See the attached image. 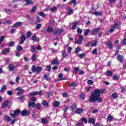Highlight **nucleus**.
I'll list each match as a JSON object with an SVG mask.
<instances>
[{"label": "nucleus", "instance_id": "nucleus-48", "mask_svg": "<svg viewBox=\"0 0 126 126\" xmlns=\"http://www.w3.org/2000/svg\"><path fill=\"white\" fill-rule=\"evenodd\" d=\"M42 27V25L41 24H38L35 27L36 29L39 30Z\"/></svg>", "mask_w": 126, "mask_h": 126}, {"label": "nucleus", "instance_id": "nucleus-45", "mask_svg": "<svg viewBox=\"0 0 126 126\" xmlns=\"http://www.w3.org/2000/svg\"><path fill=\"white\" fill-rule=\"evenodd\" d=\"M118 79H119V76H118L117 74H115L113 76L114 80H118Z\"/></svg>", "mask_w": 126, "mask_h": 126}, {"label": "nucleus", "instance_id": "nucleus-55", "mask_svg": "<svg viewBox=\"0 0 126 126\" xmlns=\"http://www.w3.org/2000/svg\"><path fill=\"white\" fill-rule=\"evenodd\" d=\"M119 26H120L119 23H116L113 27H114L115 29H118V28H119Z\"/></svg>", "mask_w": 126, "mask_h": 126}, {"label": "nucleus", "instance_id": "nucleus-23", "mask_svg": "<svg viewBox=\"0 0 126 126\" xmlns=\"http://www.w3.org/2000/svg\"><path fill=\"white\" fill-rule=\"evenodd\" d=\"M5 118L6 121H7V122H8V123H9L11 121V118L9 116L5 115Z\"/></svg>", "mask_w": 126, "mask_h": 126}, {"label": "nucleus", "instance_id": "nucleus-11", "mask_svg": "<svg viewBox=\"0 0 126 126\" xmlns=\"http://www.w3.org/2000/svg\"><path fill=\"white\" fill-rule=\"evenodd\" d=\"M26 3H25V6L30 5V4H33V1L32 0H25Z\"/></svg>", "mask_w": 126, "mask_h": 126}, {"label": "nucleus", "instance_id": "nucleus-34", "mask_svg": "<svg viewBox=\"0 0 126 126\" xmlns=\"http://www.w3.org/2000/svg\"><path fill=\"white\" fill-rule=\"evenodd\" d=\"M38 13L40 16H42V17H46V14L43 12H39Z\"/></svg>", "mask_w": 126, "mask_h": 126}, {"label": "nucleus", "instance_id": "nucleus-30", "mask_svg": "<svg viewBox=\"0 0 126 126\" xmlns=\"http://www.w3.org/2000/svg\"><path fill=\"white\" fill-rule=\"evenodd\" d=\"M17 52H21V51H22V50H23V48H22V46H18L17 47Z\"/></svg>", "mask_w": 126, "mask_h": 126}, {"label": "nucleus", "instance_id": "nucleus-29", "mask_svg": "<svg viewBox=\"0 0 126 126\" xmlns=\"http://www.w3.org/2000/svg\"><path fill=\"white\" fill-rule=\"evenodd\" d=\"M93 14H94V15H102V13L100 11H95L93 13Z\"/></svg>", "mask_w": 126, "mask_h": 126}, {"label": "nucleus", "instance_id": "nucleus-62", "mask_svg": "<svg viewBox=\"0 0 126 126\" xmlns=\"http://www.w3.org/2000/svg\"><path fill=\"white\" fill-rule=\"evenodd\" d=\"M78 71H79V68H77V67H75L74 68V72H75V73H77V72H78Z\"/></svg>", "mask_w": 126, "mask_h": 126}, {"label": "nucleus", "instance_id": "nucleus-46", "mask_svg": "<svg viewBox=\"0 0 126 126\" xmlns=\"http://www.w3.org/2000/svg\"><path fill=\"white\" fill-rule=\"evenodd\" d=\"M53 30L54 28H53L52 27H49L48 28V32H53Z\"/></svg>", "mask_w": 126, "mask_h": 126}, {"label": "nucleus", "instance_id": "nucleus-64", "mask_svg": "<svg viewBox=\"0 0 126 126\" xmlns=\"http://www.w3.org/2000/svg\"><path fill=\"white\" fill-rule=\"evenodd\" d=\"M31 100H32V102H35V101H36V97H35V96H33L31 98Z\"/></svg>", "mask_w": 126, "mask_h": 126}, {"label": "nucleus", "instance_id": "nucleus-24", "mask_svg": "<svg viewBox=\"0 0 126 126\" xmlns=\"http://www.w3.org/2000/svg\"><path fill=\"white\" fill-rule=\"evenodd\" d=\"M106 75H108V76H113V72L111 70H107Z\"/></svg>", "mask_w": 126, "mask_h": 126}, {"label": "nucleus", "instance_id": "nucleus-1", "mask_svg": "<svg viewBox=\"0 0 126 126\" xmlns=\"http://www.w3.org/2000/svg\"><path fill=\"white\" fill-rule=\"evenodd\" d=\"M105 92V90H102L100 92V90L96 89L94 90L93 93L90 97L89 101L91 103H95V102H102V98L100 97V95H101V93H103Z\"/></svg>", "mask_w": 126, "mask_h": 126}, {"label": "nucleus", "instance_id": "nucleus-7", "mask_svg": "<svg viewBox=\"0 0 126 126\" xmlns=\"http://www.w3.org/2000/svg\"><path fill=\"white\" fill-rule=\"evenodd\" d=\"M21 116L25 117V116H29V111L26 110H23L21 112Z\"/></svg>", "mask_w": 126, "mask_h": 126}, {"label": "nucleus", "instance_id": "nucleus-9", "mask_svg": "<svg viewBox=\"0 0 126 126\" xmlns=\"http://www.w3.org/2000/svg\"><path fill=\"white\" fill-rule=\"evenodd\" d=\"M35 106H36V103L35 102H29L28 103V107L29 108H35Z\"/></svg>", "mask_w": 126, "mask_h": 126}, {"label": "nucleus", "instance_id": "nucleus-16", "mask_svg": "<svg viewBox=\"0 0 126 126\" xmlns=\"http://www.w3.org/2000/svg\"><path fill=\"white\" fill-rule=\"evenodd\" d=\"M63 30L58 29L57 30L55 31V32H54V33L55 34H61L63 32Z\"/></svg>", "mask_w": 126, "mask_h": 126}, {"label": "nucleus", "instance_id": "nucleus-39", "mask_svg": "<svg viewBox=\"0 0 126 126\" xmlns=\"http://www.w3.org/2000/svg\"><path fill=\"white\" fill-rule=\"evenodd\" d=\"M54 106L55 107H59L60 106V102L57 101H55V103H54Z\"/></svg>", "mask_w": 126, "mask_h": 126}, {"label": "nucleus", "instance_id": "nucleus-5", "mask_svg": "<svg viewBox=\"0 0 126 126\" xmlns=\"http://www.w3.org/2000/svg\"><path fill=\"white\" fill-rule=\"evenodd\" d=\"M99 31H100L99 28L92 29V30H91V34L93 36L94 35V34H95V33H98Z\"/></svg>", "mask_w": 126, "mask_h": 126}, {"label": "nucleus", "instance_id": "nucleus-47", "mask_svg": "<svg viewBox=\"0 0 126 126\" xmlns=\"http://www.w3.org/2000/svg\"><path fill=\"white\" fill-rule=\"evenodd\" d=\"M87 83L89 85H92V84H93L94 82H93V81L90 80L87 81Z\"/></svg>", "mask_w": 126, "mask_h": 126}, {"label": "nucleus", "instance_id": "nucleus-38", "mask_svg": "<svg viewBox=\"0 0 126 126\" xmlns=\"http://www.w3.org/2000/svg\"><path fill=\"white\" fill-rule=\"evenodd\" d=\"M111 97L114 98V99H117V98L118 97V94H117V93H113L112 94Z\"/></svg>", "mask_w": 126, "mask_h": 126}, {"label": "nucleus", "instance_id": "nucleus-8", "mask_svg": "<svg viewBox=\"0 0 126 126\" xmlns=\"http://www.w3.org/2000/svg\"><path fill=\"white\" fill-rule=\"evenodd\" d=\"M105 44L109 49H113V44L111 41L108 40L107 42H105Z\"/></svg>", "mask_w": 126, "mask_h": 126}, {"label": "nucleus", "instance_id": "nucleus-51", "mask_svg": "<svg viewBox=\"0 0 126 126\" xmlns=\"http://www.w3.org/2000/svg\"><path fill=\"white\" fill-rule=\"evenodd\" d=\"M42 104L43 106H48V102H47V101H46V100L42 101Z\"/></svg>", "mask_w": 126, "mask_h": 126}, {"label": "nucleus", "instance_id": "nucleus-40", "mask_svg": "<svg viewBox=\"0 0 126 126\" xmlns=\"http://www.w3.org/2000/svg\"><path fill=\"white\" fill-rule=\"evenodd\" d=\"M30 96H32V97H33V96H37V94L36 92H33L32 93H30Z\"/></svg>", "mask_w": 126, "mask_h": 126}, {"label": "nucleus", "instance_id": "nucleus-12", "mask_svg": "<svg viewBox=\"0 0 126 126\" xmlns=\"http://www.w3.org/2000/svg\"><path fill=\"white\" fill-rule=\"evenodd\" d=\"M26 40V36L25 35H22L21 36L20 44H23L24 41Z\"/></svg>", "mask_w": 126, "mask_h": 126}, {"label": "nucleus", "instance_id": "nucleus-44", "mask_svg": "<svg viewBox=\"0 0 126 126\" xmlns=\"http://www.w3.org/2000/svg\"><path fill=\"white\" fill-rule=\"evenodd\" d=\"M80 52V47H77V48L76 49V50H75L74 53L75 54H78V52Z\"/></svg>", "mask_w": 126, "mask_h": 126}, {"label": "nucleus", "instance_id": "nucleus-52", "mask_svg": "<svg viewBox=\"0 0 126 126\" xmlns=\"http://www.w3.org/2000/svg\"><path fill=\"white\" fill-rule=\"evenodd\" d=\"M57 9H58V7H54L53 8H52L50 10L51 11H52V12H54V11H56V10H57Z\"/></svg>", "mask_w": 126, "mask_h": 126}, {"label": "nucleus", "instance_id": "nucleus-25", "mask_svg": "<svg viewBox=\"0 0 126 126\" xmlns=\"http://www.w3.org/2000/svg\"><path fill=\"white\" fill-rule=\"evenodd\" d=\"M89 123H92V124H95V120L94 118H90L89 119Z\"/></svg>", "mask_w": 126, "mask_h": 126}, {"label": "nucleus", "instance_id": "nucleus-10", "mask_svg": "<svg viewBox=\"0 0 126 126\" xmlns=\"http://www.w3.org/2000/svg\"><path fill=\"white\" fill-rule=\"evenodd\" d=\"M32 41H34L35 42H39L40 41V37H37V35H34L32 37Z\"/></svg>", "mask_w": 126, "mask_h": 126}, {"label": "nucleus", "instance_id": "nucleus-4", "mask_svg": "<svg viewBox=\"0 0 126 126\" xmlns=\"http://www.w3.org/2000/svg\"><path fill=\"white\" fill-rule=\"evenodd\" d=\"M79 40H76L75 42V44H80L82 43V40H84V37L81 34H79L78 36Z\"/></svg>", "mask_w": 126, "mask_h": 126}, {"label": "nucleus", "instance_id": "nucleus-58", "mask_svg": "<svg viewBox=\"0 0 126 126\" xmlns=\"http://www.w3.org/2000/svg\"><path fill=\"white\" fill-rule=\"evenodd\" d=\"M4 40V36H1L0 37V44H1V42Z\"/></svg>", "mask_w": 126, "mask_h": 126}, {"label": "nucleus", "instance_id": "nucleus-15", "mask_svg": "<svg viewBox=\"0 0 126 126\" xmlns=\"http://www.w3.org/2000/svg\"><path fill=\"white\" fill-rule=\"evenodd\" d=\"M21 22H18L15 23L12 26V27H15V28H17L19 27L20 26H21Z\"/></svg>", "mask_w": 126, "mask_h": 126}, {"label": "nucleus", "instance_id": "nucleus-61", "mask_svg": "<svg viewBox=\"0 0 126 126\" xmlns=\"http://www.w3.org/2000/svg\"><path fill=\"white\" fill-rule=\"evenodd\" d=\"M82 121L84 123H85V124H87V119H86V118H82Z\"/></svg>", "mask_w": 126, "mask_h": 126}, {"label": "nucleus", "instance_id": "nucleus-21", "mask_svg": "<svg viewBox=\"0 0 126 126\" xmlns=\"http://www.w3.org/2000/svg\"><path fill=\"white\" fill-rule=\"evenodd\" d=\"M82 112H83V109L82 108H79L76 111L75 114H81Z\"/></svg>", "mask_w": 126, "mask_h": 126}, {"label": "nucleus", "instance_id": "nucleus-43", "mask_svg": "<svg viewBox=\"0 0 126 126\" xmlns=\"http://www.w3.org/2000/svg\"><path fill=\"white\" fill-rule=\"evenodd\" d=\"M62 56L64 58H66V57H67V54H66V52H65V51H63Z\"/></svg>", "mask_w": 126, "mask_h": 126}, {"label": "nucleus", "instance_id": "nucleus-17", "mask_svg": "<svg viewBox=\"0 0 126 126\" xmlns=\"http://www.w3.org/2000/svg\"><path fill=\"white\" fill-rule=\"evenodd\" d=\"M52 64L53 65L55 64H60V63H59V60H58V58H56L55 60H53L52 62Z\"/></svg>", "mask_w": 126, "mask_h": 126}, {"label": "nucleus", "instance_id": "nucleus-13", "mask_svg": "<svg viewBox=\"0 0 126 126\" xmlns=\"http://www.w3.org/2000/svg\"><path fill=\"white\" fill-rule=\"evenodd\" d=\"M15 69V66L13 64H10L9 65V70L10 71H13Z\"/></svg>", "mask_w": 126, "mask_h": 126}, {"label": "nucleus", "instance_id": "nucleus-42", "mask_svg": "<svg viewBox=\"0 0 126 126\" xmlns=\"http://www.w3.org/2000/svg\"><path fill=\"white\" fill-rule=\"evenodd\" d=\"M23 90H19V91L17 92V95H22L23 94Z\"/></svg>", "mask_w": 126, "mask_h": 126}, {"label": "nucleus", "instance_id": "nucleus-26", "mask_svg": "<svg viewBox=\"0 0 126 126\" xmlns=\"http://www.w3.org/2000/svg\"><path fill=\"white\" fill-rule=\"evenodd\" d=\"M36 108L37 110H40L41 108H42V105H41V103H37L36 105Z\"/></svg>", "mask_w": 126, "mask_h": 126}, {"label": "nucleus", "instance_id": "nucleus-50", "mask_svg": "<svg viewBox=\"0 0 126 126\" xmlns=\"http://www.w3.org/2000/svg\"><path fill=\"white\" fill-rule=\"evenodd\" d=\"M76 83L75 82H73V83H71V84L69 85V86L70 87H74L75 86H76Z\"/></svg>", "mask_w": 126, "mask_h": 126}, {"label": "nucleus", "instance_id": "nucleus-31", "mask_svg": "<svg viewBox=\"0 0 126 126\" xmlns=\"http://www.w3.org/2000/svg\"><path fill=\"white\" fill-rule=\"evenodd\" d=\"M36 21L35 22V24H38V23H40L41 21V19H40V17H36Z\"/></svg>", "mask_w": 126, "mask_h": 126}, {"label": "nucleus", "instance_id": "nucleus-22", "mask_svg": "<svg viewBox=\"0 0 126 126\" xmlns=\"http://www.w3.org/2000/svg\"><path fill=\"white\" fill-rule=\"evenodd\" d=\"M5 90H6V85H4L2 86L1 90H0V93H1V92H3V91H5Z\"/></svg>", "mask_w": 126, "mask_h": 126}, {"label": "nucleus", "instance_id": "nucleus-53", "mask_svg": "<svg viewBox=\"0 0 126 126\" xmlns=\"http://www.w3.org/2000/svg\"><path fill=\"white\" fill-rule=\"evenodd\" d=\"M93 54H94V55H98V53L97 52V48L94 49L93 51Z\"/></svg>", "mask_w": 126, "mask_h": 126}, {"label": "nucleus", "instance_id": "nucleus-19", "mask_svg": "<svg viewBox=\"0 0 126 126\" xmlns=\"http://www.w3.org/2000/svg\"><path fill=\"white\" fill-rule=\"evenodd\" d=\"M114 120V117L111 115V114L108 115L107 116V121L108 122H112Z\"/></svg>", "mask_w": 126, "mask_h": 126}, {"label": "nucleus", "instance_id": "nucleus-33", "mask_svg": "<svg viewBox=\"0 0 126 126\" xmlns=\"http://www.w3.org/2000/svg\"><path fill=\"white\" fill-rule=\"evenodd\" d=\"M68 11V15H71L72 13H73V11H72V9H69V8H67Z\"/></svg>", "mask_w": 126, "mask_h": 126}, {"label": "nucleus", "instance_id": "nucleus-27", "mask_svg": "<svg viewBox=\"0 0 126 126\" xmlns=\"http://www.w3.org/2000/svg\"><path fill=\"white\" fill-rule=\"evenodd\" d=\"M90 32V29H87L84 32V35H85V36H87L88 35V34H89Z\"/></svg>", "mask_w": 126, "mask_h": 126}, {"label": "nucleus", "instance_id": "nucleus-56", "mask_svg": "<svg viewBox=\"0 0 126 126\" xmlns=\"http://www.w3.org/2000/svg\"><path fill=\"white\" fill-rule=\"evenodd\" d=\"M31 52H32V53H34V52H35V47L34 46H32L31 47Z\"/></svg>", "mask_w": 126, "mask_h": 126}, {"label": "nucleus", "instance_id": "nucleus-54", "mask_svg": "<svg viewBox=\"0 0 126 126\" xmlns=\"http://www.w3.org/2000/svg\"><path fill=\"white\" fill-rule=\"evenodd\" d=\"M79 57L80 59H83V58H84V57H85V55L83 53L79 54Z\"/></svg>", "mask_w": 126, "mask_h": 126}, {"label": "nucleus", "instance_id": "nucleus-41", "mask_svg": "<svg viewBox=\"0 0 126 126\" xmlns=\"http://www.w3.org/2000/svg\"><path fill=\"white\" fill-rule=\"evenodd\" d=\"M32 62H35L36 61V55L33 54L32 56Z\"/></svg>", "mask_w": 126, "mask_h": 126}, {"label": "nucleus", "instance_id": "nucleus-18", "mask_svg": "<svg viewBox=\"0 0 126 126\" xmlns=\"http://www.w3.org/2000/svg\"><path fill=\"white\" fill-rule=\"evenodd\" d=\"M118 61H119L120 63L123 62V60H124V56L122 55H118L117 57Z\"/></svg>", "mask_w": 126, "mask_h": 126}, {"label": "nucleus", "instance_id": "nucleus-57", "mask_svg": "<svg viewBox=\"0 0 126 126\" xmlns=\"http://www.w3.org/2000/svg\"><path fill=\"white\" fill-rule=\"evenodd\" d=\"M8 46L9 47H13V46H14V42L13 41L10 42Z\"/></svg>", "mask_w": 126, "mask_h": 126}, {"label": "nucleus", "instance_id": "nucleus-60", "mask_svg": "<svg viewBox=\"0 0 126 126\" xmlns=\"http://www.w3.org/2000/svg\"><path fill=\"white\" fill-rule=\"evenodd\" d=\"M114 31H115V27H112L110 30V32H111V33H113V32H114Z\"/></svg>", "mask_w": 126, "mask_h": 126}, {"label": "nucleus", "instance_id": "nucleus-6", "mask_svg": "<svg viewBox=\"0 0 126 126\" xmlns=\"http://www.w3.org/2000/svg\"><path fill=\"white\" fill-rule=\"evenodd\" d=\"M9 103V100H6L5 101L3 102L2 104V105L1 106V108L2 109H4L5 107H7V106L8 105V103Z\"/></svg>", "mask_w": 126, "mask_h": 126}, {"label": "nucleus", "instance_id": "nucleus-35", "mask_svg": "<svg viewBox=\"0 0 126 126\" xmlns=\"http://www.w3.org/2000/svg\"><path fill=\"white\" fill-rule=\"evenodd\" d=\"M48 123V121H47V119L44 118L41 119V124H47Z\"/></svg>", "mask_w": 126, "mask_h": 126}, {"label": "nucleus", "instance_id": "nucleus-63", "mask_svg": "<svg viewBox=\"0 0 126 126\" xmlns=\"http://www.w3.org/2000/svg\"><path fill=\"white\" fill-rule=\"evenodd\" d=\"M25 97V95H22L21 96H19L18 97V99H19V100H23V99H24Z\"/></svg>", "mask_w": 126, "mask_h": 126}, {"label": "nucleus", "instance_id": "nucleus-28", "mask_svg": "<svg viewBox=\"0 0 126 126\" xmlns=\"http://www.w3.org/2000/svg\"><path fill=\"white\" fill-rule=\"evenodd\" d=\"M36 95H38L39 96H43V91L41 90L38 92H36Z\"/></svg>", "mask_w": 126, "mask_h": 126}, {"label": "nucleus", "instance_id": "nucleus-36", "mask_svg": "<svg viewBox=\"0 0 126 126\" xmlns=\"http://www.w3.org/2000/svg\"><path fill=\"white\" fill-rule=\"evenodd\" d=\"M77 107V105H76V104L75 103H74L73 104V105L71 106V108L72 109V110H75V109H76Z\"/></svg>", "mask_w": 126, "mask_h": 126}, {"label": "nucleus", "instance_id": "nucleus-32", "mask_svg": "<svg viewBox=\"0 0 126 126\" xmlns=\"http://www.w3.org/2000/svg\"><path fill=\"white\" fill-rule=\"evenodd\" d=\"M31 36H32V33L30 31L28 32L27 33V37L28 38V39H29V38H30V37H31Z\"/></svg>", "mask_w": 126, "mask_h": 126}, {"label": "nucleus", "instance_id": "nucleus-2", "mask_svg": "<svg viewBox=\"0 0 126 126\" xmlns=\"http://www.w3.org/2000/svg\"><path fill=\"white\" fill-rule=\"evenodd\" d=\"M42 67L41 66H36L35 65L32 66L31 70L33 73H36V74H39L41 73L42 71Z\"/></svg>", "mask_w": 126, "mask_h": 126}, {"label": "nucleus", "instance_id": "nucleus-14", "mask_svg": "<svg viewBox=\"0 0 126 126\" xmlns=\"http://www.w3.org/2000/svg\"><path fill=\"white\" fill-rule=\"evenodd\" d=\"M10 49L9 48H5L2 51V55H6L7 53H9Z\"/></svg>", "mask_w": 126, "mask_h": 126}, {"label": "nucleus", "instance_id": "nucleus-59", "mask_svg": "<svg viewBox=\"0 0 126 126\" xmlns=\"http://www.w3.org/2000/svg\"><path fill=\"white\" fill-rule=\"evenodd\" d=\"M7 93L8 95H9V96H11V95H12V94H13L12 91H7Z\"/></svg>", "mask_w": 126, "mask_h": 126}, {"label": "nucleus", "instance_id": "nucleus-3", "mask_svg": "<svg viewBox=\"0 0 126 126\" xmlns=\"http://www.w3.org/2000/svg\"><path fill=\"white\" fill-rule=\"evenodd\" d=\"M21 113L20 109H18L14 111V113H11L10 116L12 119H15Z\"/></svg>", "mask_w": 126, "mask_h": 126}, {"label": "nucleus", "instance_id": "nucleus-20", "mask_svg": "<svg viewBox=\"0 0 126 126\" xmlns=\"http://www.w3.org/2000/svg\"><path fill=\"white\" fill-rule=\"evenodd\" d=\"M38 6H37V5H35L33 6L31 9V12H32V13H33V12H35V11H36V10L37 9Z\"/></svg>", "mask_w": 126, "mask_h": 126}, {"label": "nucleus", "instance_id": "nucleus-49", "mask_svg": "<svg viewBox=\"0 0 126 126\" xmlns=\"http://www.w3.org/2000/svg\"><path fill=\"white\" fill-rule=\"evenodd\" d=\"M86 96V95L85 94H82L80 95V98H81V99L82 100H84V99H85V97Z\"/></svg>", "mask_w": 126, "mask_h": 126}, {"label": "nucleus", "instance_id": "nucleus-37", "mask_svg": "<svg viewBox=\"0 0 126 126\" xmlns=\"http://www.w3.org/2000/svg\"><path fill=\"white\" fill-rule=\"evenodd\" d=\"M71 3L73 4V6H75L76 5V0H72L69 3V4H71Z\"/></svg>", "mask_w": 126, "mask_h": 126}]
</instances>
